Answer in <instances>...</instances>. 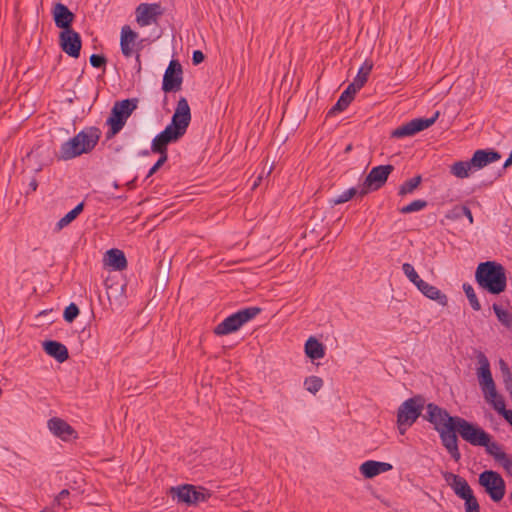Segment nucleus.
Instances as JSON below:
<instances>
[{
    "label": "nucleus",
    "mask_w": 512,
    "mask_h": 512,
    "mask_svg": "<svg viewBox=\"0 0 512 512\" xmlns=\"http://www.w3.org/2000/svg\"><path fill=\"white\" fill-rule=\"evenodd\" d=\"M423 418L433 425L434 430L439 434L442 445L450 456L458 462L461 459V453L458 447V437L455 434V426L460 417L451 416L446 409L435 403H428Z\"/></svg>",
    "instance_id": "1"
},
{
    "label": "nucleus",
    "mask_w": 512,
    "mask_h": 512,
    "mask_svg": "<svg viewBox=\"0 0 512 512\" xmlns=\"http://www.w3.org/2000/svg\"><path fill=\"white\" fill-rule=\"evenodd\" d=\"M476 359L478 363L477 378L483 396L497 412L512 425V410H507L505 400L502 395L498 394L496 384L492 377L490 362L487 356L482 351L476 352Z\"/></svg>",
    "instance_id": "2"
},
{
    "label": "nucleus",
    "mask_w": 512,
    "mask_h": 512,
    "mask_svg": "<svg viewBox=\"0 0 512 512\" xmlns=\"http://www.w3.org/2000/svg\"><path fill=\"white\" fill-rule=\"evenodd\" d=\"M191 122V109L185 97H180L177 101L171 123L162 130V165L167 160L165 146L182 138Z\"/></svg>",
    "instance_id": "3"
},
{
    "label": "nucleus",
    "mask_w": 512,
    "mask_h": 512,
    "mask_svg": "<svg viewBox=\"0 0 512 512\" xmlns=\"http://www.w3.org/2000/svg\"><path fill=\"white\" fill-rule=\"evenodd\" d=\"M101 131L97 127H87L73 138L64 142L56 154L58 160H71L82 154L91 152L97 145Z\"/></svg>",
    "instance_id": "4"
},
{
    "label": "nucleus",
    "mask_w": 512,
    "mask_h": 512,
    "mask_svg": "<svg viewBox=\"0 0 512 512\" xmlns=\"http://www.w3.org/2000/svg\"><path fill=\"white\" fill-rule=\"evenodd\" d=\"M475 278L478 285L491 294H500L507 286L505 268L494 261L480 263L476 269Z\"/></svg>",
    "instance_id": "5"
},
{
    "label": "nucleus",
    "mask_w": 512,
    "mask_h": 512,
    "mask_svg": "<svg viewBox=\"0 0 512 512\" xmlns=\"http://www.w3.org/2000/svg\"><path fill=\"white\" fill-rule=\"evenodd\" d=\"M137 108V99H124L116 101L111 109L106 124L110 126L106 136L108 139L114 137L124 127L127 119Z\"/></svg>",
    "instance_id": "6"
},
{
    "label": "nucleus",
    "mask_w": 512,
    "mask_h": 512,
    "mask_svg": "<svg viewBox=\"0 0 512 512\" xmlns=\"http://www.w3.org/2000/svg\"><path fill=\"white\" fill-rule=\"evenodd\" d=\"M261 313V308L250 306L238 310L221 321L215 328L214 333L218 336L228 335L239 330L244 324L254 319Z\"/></svg>",
    "instance_id": "7"
},
{
    "label": "nucleus",
    "mask_w": 512,
    "mask_h": 512,
    "mask_svg": "<svg viewBox=\"0 0 512 512\" xmlns=\"http://www.w3.org/2000/svg\"><path fill=\"white\" fill-rule=\"evenodd\" d=\"M421 397H412L405 400L397 411V427L401 435H404L421 415L424 408Z\"/></svg>",
    "instance_id": "8"
},
{
    "label": "nucleus",
    "mask_w": 512,
    "mask_h": 512,
    "mask_svg": "<svg viewBox=\"0 0 512 512\" xmlns=\"http://www.w3.org/2000/svg\"><path fill=\"white\" fill-rule=\"evenodd\" d=\"M168 494L177 503H183L188 506L197 505L200 502H205L210 493L203 487H196L192 484H183L176 487H171Z\"/></svg>",
    "instance_id": "9"
},
{
    "label": "nucleus",
    "mask_w": 512,
    "mask_h": 512,
    "mask_svg": "<svg viewBox=\"0 0 512 512\" xmlns=\"http://www.w3.org/2000/svg\"><path fill=\"white\" fill-rule=\"evenodd\" d=\"M478 481L494 502H499L503 499L506 492V484L498 472L485 470L479 475Z\"/></svg>",
    "instance_id": "10"
},
{
    "label": "nucleus",
    "mask_w": 512,
    "mask_h": 512,
    "mask_svg": "<svg viewBox=\"0 0 512 512\" xmlns=\"http://www.w3.org/2000/svg\"><path fill=\"white\" fill-rule=\"evenodd\" d=\"M393 170L394 166L391 164L373 167L366 176L359 195L364 196L370 191L380 189L386 183L388 176L393 172Z\"/></svg>",
    "instance_id": "11"
},
{
    "label": "nucleus",
    "mask_w": 512,
    "mask_h": 512,
    "mask_svg": "<svg viewBox=\"0 0 512 512\" xmlns=\"http://www.w3.org/2000/svg\"><path fill=\"white\" fill-rule=\"evenodd\" d=\"M456 432L473 446L485 445L488 442L489 434L485 430L461 417L457 420Z\"/></svg>",
    "instance_id": "12"
},
{
    "label": "nucleus",
    "mask_w": 512,
    "mask_h": 512,
    "mask_svg": "<svg viewBox=\"0 0 512 512\" xmlns=\"http://www.w3.org/2000/svg\"><path fill=\"white\" fill-rule=\"evenodd\" d=\"M183 69L181 63L173 59L170 61L162 76V91L165 93L178 92L182 89Z\"/></svg>",
    "instance_id": "13"
},
{
    "label": "nucleus",
    "mask_w": 512,
    "mask_h": 512,
    "mask_svg": "<svg viewBox=\"0 0 512 512\" xmlns=\"http://www.w3.org/2000/svg\"><path fill=\"white\" fill-rule=\"evenodd\" d=\"M439 117V111H436L430 118H415L411 121L394 129L391 133L393 138H403L413 136L414 134L423 131L432 126Z\"/></svg>",
    "instance_id": "14"
},
{
    "label": "nucleus",
    "mask_w": 512,
    "mask_h": 512,
    "mask_svg": "<svg viewBox=\"0 0 512 512\" xmlns=\"http://www.w3.org/2000/svg\"><path fill=\"white\" fill-rule=\"evenodd\" d=\"M61 49L70 57L78 58L82 46L81 37L73 29L61 31L59 35Z\"/></svg>",
    "instance_id": "15"
},
{
    "label": "nucleus",
    "mask_w": 512,
    "mask_h": 512,
    "mask_svg": "<svg viewBox=\"0 0 512 512\" xmlns=\"http://www.w3.org/2000/svg\"><path fill=\"white\" fill-rule=\"evenodd\" d=\"M49 430L63 441H69L78 437L75 429L65 420L53 417L48 421Z\"/></svg>",
    "instance_id": "16"
},
{
    "label": "nucleus",
    "mask_w": 512,
    "mask_h": 512,
    "mask_svg": "<svg viewBox=\"0 0 512 512\" xmlns=\"http://www.w3.org/2000/svg\"><path fill=\"white\" fill-rule=\"evenodd\" d=\"M500 159L501 154L496 150L479 149L473 153L470 164L474 166V170L477 171Z\"/></svg>",
    "instance_id": "17"
},
{
    "label": "nucleus",
    "mask_w": 512,
    "mask_h": 512,
    "mask_svg": "<svg viewBox=\"0 0 512 512\" xmlns=\"http://www.w3.org/2000/svg\"><path fill=\"white\" fill-rule=\"evenodd\" d=\"M443 477L459 498L462 499L473 493V490L465 478L451 472H445Z\"/></svg>",
    "instance_id": "18"
},
{
    "label": "nucleus",
    "mask_w": 512,
    "mask_h": 512,
    "mask_svg": "<svg viewBox=\"0 0 512 512\" xmlns=\"http://www.w3.org/2000/svg\"><path fill=\"white\" fill-rule=\"evenodd\" d=\"M158 4L142 3L136 8V21L140 26H148L157 21Z\"/></svg>",
    "instance_id": "19"
},
{
    "label": "nucleus",
    "mask_w": 512,
    "mask_h": 512,
    "mask_svg": "<svg viewBox=\"0 0 512 512\" xmlns=\"http://www.w3.org/2000/svg\"><path fill=\"white\" fill-rule=\"evenodd\" d=\"M53 19L56 27L64 30L72 29L71 24L75 15L62 3H57L53 8Z\"/></svg>",
    "instance_id": "20"
},
{
    "label": "nucleus",
    "mask_w": 512,
    "mask_h": 512,
    "mask_svg": "<svg viewBox=\"0 0 512 512\" xmlns=\"http://www.w3.org/2000/svg\"><path fill=\"white\" fill-rule=\"evenodd\" d=\"M393 466L387 462H379L374 460H368L360 465V473L365 478H373L381 473L392 470Z\"/></svg>",
    "instance_id": "21"
},
{
    "label": "nucleus",
    "mask_w": 512,
    "mask_h": 512,
    "mask_svg": "<svg viewBox=\"0 0 512 512\" xmlns=\"http://www.w3.org/2000/svg\"><path fill=\"white\" fill-rule=\"evenodd\" d=\"M105 265L109 266L114 271H122L127 268V259L125 254L120 249H110L105 253Z\"/></svg>",
    "instance_id": "22"
},
{
    "label": "nucleus",
    "mask_w": 512,
    "mask_h": 512,
    "mask_svg": "<svg viewBox=\"0 0 512 512\" xmlns=\"http://www.w3.org/2000/svg\"><path fill=\"white\" fill-rule=\"evenodd\" d=\"M137 39V33L134 32L130 26L125 25L121 30L120 46L121 52L125 57H131L134 53L135 41Z\"/></svg>",
    "instance_id": "23"
},
{
    "label": "nucleus",
    "mask_w": 512,
    "mask_h": 512,
    "mask_svg": "<svg viewBox=\"0 0 512 512\" xmlns=\"http://www.w3.org/2000/svg\"><path fill=\"white\" fill-rule=\"evenodd\" d=\"M43 350L60 363H63L69 358L67 347L55 340H47L43 342Z\"/></svg>",
    "instance_id": "24"
},
{
    "label": "nucleus",
    "mask_w": 512,
    "mask_h": 512,
    "mask_svg": "<svg viewBox=\"0 0 512 512\" xmlns=\"http://www.w3.org/2000/svg\"><path fill=\"white\" fill-rule=\"evenodd\" d=\"M417 289L427 298L437 301L440 305H447V296L442 293L436 286L430 285L424 280L418 281Z\"/></svg>",
    "instance_id": "25"
},
{
    "label": "nucleus",
    "mask_w": 512,
    "mask_h": 512,
    "mask_svg": "<svg viewBox=\"0 0 512 512\" xmlns=\"http://www.w3.org/2000/svg\"><path fill=\"white\" fill-rule=\"evenodd\" d=\"M357 92L358 91L354 89V86L348 85L340 95L335 105L329 110L328 115H335L347 109Z\"/></svg>",
    "instance_id": "26"
},
{
    "label": "nucleus",
    "mask_w": 512,
    "mask_h": 512,
    "mask_svg": "<svg viewBox=\"0 0 512 512\" xmlns=\"http://www.w3.org/2000/svg\"><path fill=\"white\" fill-rule=\"evenodd\" d=\"M304 349L307 357L312 360H318L325 356V346L313 336L307 339Z\"/></svg>",
    "instance_id": "27"
},
{
    "label": "nucleus",
    "mask_w": 512,
    "mask_h": 512,
    "mask_svg": "<svg viewBox=\"0 0 512 512\" xmlns=\"http://www.w3.org/2000/svg\"><path fill=\"white\" fill-rule=\"evenodd\" d=\"M474 171V166L470 164V160L456 161L450 165V173L459 179L468 178Z\"/></svg>",
    "instance_id": "28"
},
{
    "label": "nucleus",
    "mask_w": 512,
    "mask_h": 512,
    "mask_svg": "<svg viewBox=\"0 0 512 512\" xmlns=\"http://www.w3.org/2000/svg\"><path fill=\"white\" fill-rule=\"evenodd\" d=\"M372 67L373 66L371 63L365 61L363 65L359 68L358 73L354 78L353 82H351L349 85L354 86V89L359 91L367 82Z\"/></svg>",
    "instance_id": "29"
},
{
    "label": "nucleus",
    "mask_w": 512,
    "mask_h": 512,
    "mask_svg": "<svg viewBox=\"0 0 512 512\" xmlns=\"http://www.w3.org/2000/svg\"><path fill=\"white\" fill-rule=\"evenodd\" d=\"M84 203L81 202L76 205L71 211H69L65 216H63L55 226L56 231L62 230L64 227L68 226L72 221H74L78 215L83 211Z\"/></svg>",
    "instance_id": "30"
},
{
    "label": "nucleus",
    "mask_w": 512,
    "mask_h": 512,
    "mask_svg": "<svg viewBox=\"0 0 512 512\" xmlns=\"http://www.w3.org/2000/svg\"><path fill=\"white\" fill-rule=\"evenodd\" d=\"M494 313L498 321L506 328H512V313L509 310L503 309L498 304H493Z\"/></svg>",
    "instance_id": "31"
},
{
    "label": "nucleus",
    "mask_w": 512,
    "mask_h": 512,
    "mask_svg": "<svg viewBox=\"0 0 512 512\" xmlns=\"http://www.w3.org/2000/svg\"><path fill=\"white\" fill-rule=\"evenodd\" d=\"M422 177L421 175H417L413 178H410L403 182V184L400 185L398 194L401 196L411 194L414 192L415 189L418 188V186L421 184Z\"/></svg>",
    "instance_id": "32"
},
{
    "label": "nucleus",
    "mask_w": 512,
    "mask_h": 512,
    "mask_svg": "<svg viewBox=\"0 0 512 512\" xmlns=\"http://www.w3.org/2000/svg\"><path fill=\"white\" fill-rule=\"evenodd\" d=\"M500 370L503 376V383L506 391L509 393L512 398V372L508 367L507 363L504 360L499 361Z\"/></svg>",
    "instance_id": "33"
},
{
    "label": "nucleus",
    "mask_w": 512,
    "mask_h": 512,
    "mask_svg": "<svg viewBox=\"0 0 512 512\" xmlns=\"http://www.w3.org/2000/svg\"><path fill=\"white\" fill-rule=\"evenodd\" d=\"M463 290L465 292V295H466L472 309L475 311H479L481 309V304L478 301V298L476 296V293H475L473 287L468 283H464Z\"/></svg>",
    "instance_id": "34"
},
{
    "label": "nucleus",
    "mask_w": 512,
    "mask_h": 512,
    "mask_svg": "<svg viewBox=\"0 0 512 512\" xmlns=\"http://www.w3.org/2000/svg\"><path fill=\"white\" fill-rule=\"evenodd\" d=\"M304 387L308 392L316 394L323 387V380L318 376L307 377L304 381Z\"/></svg>",
    "instance_id": "35"
},
{
    "label": "nucleus",
    "mask_w": 512,
    "mask_h": 512,
    "mask_svg": "<svg viewBox=\"0 0 512 512\" xmlns=\"http://www.w3.org/2000/svg\"><path fill=\"white\" fill-rule=\"evenodd\" d=\"M427 205H428V203L426 200L417 199V200L412 201L408 205L403 206L402 208H400L399 211L402 214H409V213L421 211L424 208H426Z\"/></svg>",
    "instance_id": "36"
},
{
    "label": "nucleus",
    "mask_w": 512,
    "mask_h": 512,
    "mask_svg": "<svg viewBox=\"0 0 512 512\" xmlns=\"http://www.w3.org/2000/svg\"><path fill=\"white\" fill-rule=\"evenodd\" d=\"M359 192H360V190L358 191L355 187H351V188L345 190L344 192H342L337 197L333 198L331 200V203L333 205L345 203V202L351 200L355 195L359 194Z\"/></svg>",
    "instance_id": "37"
},
{
    "label": "nucleus",
    "mask_w": 512,
    "mask_h": 512,
    "mask_svg": "<svg viewBox=\"0 0 512 512\" xmlns=\"http://www.w3.org/2000/svg\"><path fill=\"white\" fill-rule=\"evenodd\" d=\"M482 446L485 447L486 452L490 456H492L495 461L498 459V456L500 454L505 453L502 450V447L497 442L491 441V436L490 435H488V442L485 445H482Z\"/></svg>",
    "instance_id": "38"
},
{
    "label": "nucleus",
    "mask_w": 512,
    "mask_h": 512,
    "mask_svg": "<svg viewBox=\"0 0 512 512\" xmlns=\"http://www.w3.org/2000/svg\"><path fill=\"white\" fill-rule=\"evenodd\" d=\"M464 500L465 512H480V505L474 493L462 498Z\"/></svg>",
    "instance_id": "39"
},
{
    "label": "nucleus",
    "mask_w": 512,
    "mask_h": 512,
    "mask_svg": "<svg viewBox=\"0 0 512 512\" xmlns=\"http://www.w3.org/2000/svg\"><path fill=\"white\" fill-rule=\"evenodd\" d=\"M402 271L409 279V281L412 282L415 286L418 284V281L422 280L418 273L415 271L413 265L410 263H404L402 265Z\"/></svg>",
    "instance_id": "40"
},
{
    "label": "nucleus",
    "mask_w": 512,
    "mask_h": 512,
    "mask_svg": "<svg viewBox=\"0 0 512 512\" xmlns=\"http://www.w3.org/2000/svg\"><path fill=\"white\" fill-rule=\"evenodd\" d=\"M79 308L75 303H70L64 310L63 318L66 322L72 323L79 315Z\"/></svg>",
    "instance_id": "41"
},
{
    "label": "nucleus",
    "mask_w": 512,
    "mask_h": 512,
    "mask_svg": "<svg viewBox=\"0 0 512 512\" xmlns=\"http://www.w3.org/2000/svg\"><path fill=\"white\" fill-rule=\"evenodd\" d=\"M503 468L504 470L512 476V455L507 454L506 452L503 454H500L498 456V459L496 460Z\"/></svg>",
    "instance_id": "42"
},
{
    "label": "nucleus",
    "mask_w": 512,
    "mask_h": 512,
    "mask_svg": "<svg viewBox=\"0 0 512 512\" xmlns=\"http://www.w3.org/2000/svg\"><path fill=\"white\" fill-rule=\"evenodd\" d=\"M503 468L504 470L512 476V455L507 454L506 452L503 454H500L498 456V459L496 460Z\"/></svg>",
    "instance_id": "43"
},
{
    "label": "nucleus",
    "mask_w": 512,
    "mask_h": 512,
    "mask_svg": "<svg viewBox=\"0 0 512 512\" xmlns=\"http://www.w3.org/2000/svg\"><path fill=\"white\" fill-rule=\"evenodd\" d=\"M89 62L94 68H101L105 66L107 60L104 55L92 54L89 58Z\"/></svg>",
    "instance_id": "44"
},
{
    "label": "nucleus",
    "mask_w": 512,
    "mask_h": 512,
    "mask_svg": "<svg viewBox=\"0 0 512 512\" xmlns=\"http://www.w3.org/2000/svg\"><path fill=\"white\" fill-rule=\"evenodd\" d=\"M204 54L201 50H194L192 54V63L194 65H199L204 61Z\"/></svg>",
    "instance_id": "45"
},
{
    "label": "nucleus",
    "mask_w": 512,
    "mask_h": 512,
    "mask_svg": "<svg viewBox=\"0 0 512 512\" xmlns=\"http://www.w3.org/2000/svg\"><path fill=\"white\" fill-rule=\"evenodd\" d=\"M151 149L155 153H160V133L153 138Z\"/></svg>",
    "instance_id": "46"
},
{
    "label": "nucleus",
    "mask_w": 512,
    "mask_h": 512,
    "mask_svg": "<svg viewBox=\"0 0 512 512\" xmlns=\"http://www.w3.org/2000/svg\"><path fill=\"white\" fill-rule=\"evenodd\" d=\"M460 210H461L462 214L467 217V219L469 220V223L472 224L473 223V215H472L471 210L467 206H464V205L460 207Z\"/></svg>",
    "instance_id": "47"
},
{
    "label": "nucleus",
    "mask_w": 512,
    "mask_h": 512,
    "mask_svg": "<svg viewBox=\"0 0 512 512\" xmlns=\"http://www.w3.org/2000/svg\"><path fill=\"white\" fill-rule=\"evenodd\" d=\"M69 494H70V493H69V490H67V489H63V490H61V491L59 492V494L57 495L56 500H57L58 502H60L61 500H63L64 498H66Z\"/></svg>",
    "instance_id": "48"
},
{
    "label": "nucleus",
    "mask_w": 512,
    "mask_h": 512,
    "mask_svg": "<svg viewBox=\"0 0 512 512\" xmlns=\"http://www.w3.org/2000/svg\"><path fill=\"white\" fill-rule=\"evenodd\" d=\"M160 166H162V163H160V158L156 161V163L152 166V168L149 170L148 176L155 173L158 169H160Z\"/></svg>",
    "instance_id": "49"
},
{
    "label": "nucleus",
    "mask_w": 512,
    "mask_h": 512,
    "mask_svg": "<svg viewBox=\"0 0 512 512\" xmlns=\"http://www.w3.org/2000/svg\"><path fill=\"white\" fill-rule=\"evenodd\" d=\"M160 166H162V163H160V158L156 161V163L152 166V168L149 170L148 176L155 173L158 169H160Z\"/></svg>",
    "instance_id": "50"
},
{
    "label": "nucleus",
    "mask_w": 512,
    "mask_h": 512,
    "mask_svg": "<svg viewBox=\"0 0 512 512\" xmlns=\"http://www.w3.org/2000/svg\"><path fill=\"white\" fill-rule=\"evenodd\" d=\"M512 165V156L509 155V157L506 159V161L504 162L503 164V167H502V170H505L507 169L508 167H510Z\"/></svg>",
    "instance_id": "51"
},
{
    "label": "nucleus",
    "mask_w": 512,
    "mask_h": 512,
    "mask_svg": "<svg viewBox=\"0 0 512 512\" xmlns=\"http://www.w3.org/2000/svg\"><path fill=\"white\" fill-rule=\"evenodd\" d=\"M30 188L32 191H36L37 187H38V183L35 179H33L30 184H29Z\"/></svg>",
    "instance_id": "52"
},
{
    "label": "nucleus",
    "mask_w": 512,
    "mask_h": 512,
    "mask_svg": "<svg viewBox=\"0 0 512 512\" xmlns=\"http://www.w3.org/2000/svg\"><path fill=\"white\" fill-rule=\"evenodd\" d=\"M351 149H352V145H351V144H349V145L346 147L345 152H349V151H351Z\"/></svg>",
    "instance_id": "53"
},
{
    "label": "nucleus",
    "mask_w": 512,
    "mask_h": 512,
    "mask_svg": "<svg viewBox=\"0 0 512 512\" xmlns=\"http://www.w3.org/2000/svg\"><path fill=\"white\" fill-rule=\"evenodd\" d=\"M510 155L512 156V151L510 152Z\"/></svg>",
    "instance_id": "54"
}]
</instances>
